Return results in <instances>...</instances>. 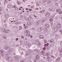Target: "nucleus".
<instances>
[{
    "label": "nucleus",
    "instance_id": "obj_1",
    "mask_svg": "<svg viewBox=\"0 0 62 62\" xmlns=\"http://www.w3.org/2000/svg\"><path fill=\"white\" fill-rule=\"evenodd\" d=\"M20 56H15L14 57V60H18L20 59Z\"/></svg>",
    "mask_w": 62,
    "mask_h": 62
},
{
    "label": "nucleus",
    "instance_id": "obj_2",
    "mask_svg": "<svg viewBox=\"0 0 62 62\" xmlns=\"http://www.w3.org/2000/svg\"><path fill=\"white\" fill-rule=\"evenodd\" d=\"M33 52V51L31 50H28L26 52V54H30Z\"/></svg>",
    "mask_w": 62,
    "mask_h": 62
},
{
    "label": "nucleus",
    "instance_id": "obj_3",
    "mask_svg": "<svg viewBox=\"0 0 62 62\" xmlns=\"http://www.w3.org/2000/svg\"><path fill=\"white\" fill-rule=\"evenodd\" d=\"M52 30L54 32H57V27H56V26L54 27L52 29Z\"/></svg>",
    "mask_w": 62,
    "mask_h": 62
},
{
    "label": "nucleus",
    "instance_id": "obj_4",
    "mask_svg": "<svg viewBox=\"0 0 62 62\" xmlns=\"http://www.w3.org/2000/svg\"><path fill=\"white\" fill-rule=\"evenodd\" d=\"M43 29V28L42 27H41L37 29V30L38 31H41Z\"/></svg>",
    "mask_w": 62,
    "mask_h": 62
},
{
    "label": "nucleus",
    "instance_id": "obj_5",
    "mask_svg": "<svg viewBox=\"0 0 62 62\" xmlns=\"http://www.w3.org/2000/svg\"><path fill=\"white\" fill-rule=\"evenodd\" d=\"M32 24V22L29 21L27 23V25L30 26V25H31Z\"/></svg>",
    "mask_w": 62,
    "mask_h": 62
},
{
    "label": "nucleus",
    "instance_id": "obj_6",
    "mask_svg": "<svg viewBox=\"0 0 62 62\" xmlns=\"http://www.w3.org/2000/svg\"><path fill=\"white\" fill-rule=\"evenodd\" d=\"M61 24L60 23H58L57 24V27L58 28L60 29L61 28Z\"/></svg>",
    "mask_w": 62,
    "mask_h": 62
},
{
    "label": "nucleus",
    "instance_id": "obj_7",
    "mask_svg": "<svg viewBox=\"0 0 62 62\" xmlns=\"http://www.w3.org/2000/svg\"><path fill=\"white\" fill-rule=\"evenodd\" d=\"M51 16V14L50 13H47L46 15V17H49Z\"/></svg>",
    "mask_w": 62,
    "mask_h": 62
},
{
    "label": "nucleus",
    "instance_id": "obj_8",
    "mask_svg": "<svg viewBox=\"0 0 62 62\" xmlns=\"http://www.w3.org/2000/svg\"><path fill=\"white\" fill-rule=\"evenodd\" d=\"M31 16H29V17L27 18V21H30L31 20Z\"/></svg>",
    "mask_w": 62,
    "mask_h": 62
},
{
    "label": "nucleus",
    "instance_id": "obj_9",
    "mask_svg": "<svg viewBox=\"0 0 62 62\" xmlns=\"http://www.w3.org/2000/svg\"><path fill=\"white\" fill-rule=\"evenodd\" d=\"M49 10L50 11H54V9H53V8H49Z\"/></svg>",
    "mask_w": 62,
    "mask_h": 62
},
{
    "label": "nucleus",
    "instance_id": "obj_10",
    "mask_svg": "<svg viewBox=\"0 0 62 62\" xmlns=\"http://www.w3.org/2000/svg\"><path fill=\"white\" fill-rule=\"evenodd\" d=\"M39 38L40 39H43V36L42 35H40L39 36Z\"/></svg>",
    "mask_w": 62,
    "mask_h": 62
},
{
    "label": "nucleus",
    "instance_id": "obj_11",
    "mask_svg": "<svg viewBox=\"0 0 62 62\" xmlns=\"http://www.w3.org/2000/svg\"><path fill=\"white\" fill-rule=\"evenodd\" d=\"M11 59V57H8L7 58V60L8 61H10Z\"/></svg>",
    "mask_w": 62,
    "mask_h": 62
},
{
    "label": "nucleus",
    "instance_id": "obj_12",
    "mask_svg": "<svg viewBox=\"0 0 62 62\" xmlns=\"http://www.w3.org/2000/svg\"><path fill=\"white\" fill-rule=\"evenodd\" d=\"M45 52L44 51H42L41 52V54H45Z\"/></svg>",
    "mask_w": 62,
    "mask_h": 62
},
{
    "label": "nucleus",
    "instance_id": "obj_13",
    "mask_svg": "<svg viewBox=\"0 0 62 62\" xmlns=\"http://www.w3.org/2000/svg\"><path fill=\"white\" fill-rule=\"evenodd\" d=\"M9 32V30H7L6 31H5V33L6 34H7V33H8Z\"/></svg>",
    "mask_w": 62,
    "mask_h": 62
},
{
    "label": "nucleus",
    "instance_id": "obj_14",
    "mask_svg": "<svg viewBox=\"0 0 62 62\" xmlns=\"http://www.w3.org/2000/svg\"><path fill=\"white\" fill-rule=\"evenodd\" d=\"M60 58H58L56 60V61L58 62V61H59L60 60Z\"/></svg>",
    "mask_w": 62,
    "mask_h": 62
},
{
    "label": "nucleus",
    "instance_id": "obj_15",
    "mask_svg": "<svg viewBox=\"0 0 62 62\" xmlns=\"http://www.w3.org/2000/svg\"><path fill=\"white\" fill-rule=\"evenodd\" d=\"M1 31L2 32H5L6 31V29H2Z\"/></svg>",
    "mask_w": 62,
    "mask_h": 62
},
{
    "label": "nucleus",
    "instance_id": "obj_16",
    "mask_svg": "<svg viewBox=\"0 0 62 62\" xmlns=\"http://www.w3.org/2000/svg\"><path fill=\"white\" fill-rule=\"evenodd\" d=\"M45 27L46 28H49V25L48 24H47L45 26Z\"/></svg>",
    "mask_w": 62,
    "mask_h": 62
},
{
    "label": "nucleus",
    "instance_id": "obj_17",
    "mask_svg": "<svg viewBox=\"0 0 62 62\" xmlns=\"http://www.w3.org/2000/svg\"><path fill=\"white\" fill-rule=\"evenodd\" d=\"M2 38H3V39H7V37H6V36H3Z\"/></svg>",
    "mask_w": 62,
    "mask_h": 62
},
{
    "label": "nucleus",
    "instance_id": "obj_18",
    "mask_svg": "<svg viewBox=\"0 0 62 62\" xmlns=\"http://www.w3.org/2000/svg\"><path fill=\"white\" fill-rule=\"evenodd\" d=\"M25 33H30V32H29V31H25Z\"/></svg>",
    "mask_w": 62,
    "mask_h": 62
},
{
    "label": "nucleus",
    "instance_id": "obj_19",
    "mask_svg": "<svg viewBox=\"0 0 62 62\" xmlns=\"http://www.w3.org/2000/svg\"><path fill=\"white\" fill-rule=\"evenodd\" d=\"M51 2H52V1L51 0H48V4H49V3H51Z\"/></svg>",
    "mask_w": 62,
    "mask_h": 62
},
{
    "label": "nucleus",
    "instance_id": "obj_20",
    "mask_svg": "<svg viewBox=\"0 0 62 62\" xmlns=\"http://www.w3.org/2000/svg\"><path fill=\"white\" fill-rule=\"evenodd\" d=\"M44 31H48V29L46 28H44Z\"/></svg>",
    "mask_w": 62,
    "mask_h": 62
},
{
    "label": "nucleus",
    "instance_id": "obj_21",
    "mask_svg": "<svg viewBox=\"0 0 62 62\" xmlns=\"http://www.w3.org/2000/svg\"><path fill=\"white\" fill-rule=\"evenodd\" d=\"M4 16L5 17H6V18H7V17H8V15H5Z\"/></svg>",
    "mask_w": 62,
    "mask_h": 62
},
{
    "label": "nucleus",
    "instance_id": "obj_22",
    "mask_svg": "<svg viewBox=\"0 0 62 62\" xmlns=\"http://www.w3.org/2000/svg\"><path fill=\"white\" fill-rule=\"evenodd\" d=\"M59 50L60 51H61V52H62V48H60Z\"/></svg>",
    "mask_w": 62,
    "mask_h": 62
},
{
    "label": "nucleus",
    "instance_id": "obj_23",
    "mask_svg": "<svg viewBox=\"0 0 62 62\" xmlns=\"http://www.w3.org/2000/svg\"><path fill=\"white\" fill-rule=\"evenodd\" d=\"M50 40L51 41V42H54V40L53 39H51Z\"/></svg>",
    "mask_w": 62,
    "mask_h": 62
},
{
    "label": "nucleus",
    "instance_id": "obj_24",
    "mask_svg": "<svg viewBox=\"0 0 62 62\" xmlns=\"http://www.w3.org/2000/svg\"><path fill=\"white\" fill-rule=\"evenodd\" d=\"M60 9H58L56 11L57 12H58L60 11Z\"/></svg>",
    "mask_w": 62,
    "mask_h": 62
},
{
    "label": "nucleus",
    "instance_id": "obj_25",
    "mask_svg": "<svg viewBox=\"0 0 62 62\" xmlns=\"http://www.w3.org/2000/svg\"><path fill=\"white\" fill-rule=\"evenodd\" d=\"M48 45H49V44H45V46H48Z\"/></svg>",
    "mask_w": 62,
    "mask_h": 62
},
{
    "label": "nucleus",
    "instance_id": "obj_26",
    "mask_svg": "<svg viewBox=\"0 0 62 62\" xmlns=\"http://www.w3.org/2000/svg\"><path fill=\"white\" fill-rule=\"evenodd\" d=\"M27 28V26H25L24 27V29H26Z\"/></svg>",
    "mask_w": 62,
    "mask_h": 62
},
{
    "label": "nucleus",
    "instance_id": "obj_27",
    "mask_svg": "<svg viewBox=\"0 0 62 62\" xmlns=\"http://www.w3.org/2000/svg\"><path fill=\"white\" fill-rule=\"evenodd\" d=\"M50 47H46V49H50Z\"/></svg>",
    "mask_w": 62,
    "mask_h": 62
},
{
    "label": "nucleus",
    "instance_id": "obj_28",
    "mask_svg": "<svg viewBox=\"0 0 62 62\" xmlns=\"http://www.w3.org/2000/svg\"><path fill=\"white\" fill-rule=\"evenodd\" d=\"M49 20L50 21H53V19L51 18L49 19Z\"/></svg>",
    "mask_w": 62,
    "mask_h": 62
},
{
    "label": "nucleus",
    "instance_id": "obj_29",
    "mask_svg": "<svg viewBox=\"0 0 62 62\" xmlns=\"http://www.w3.org/2000/svg\"><path fill=\"white\" fill-rule=\"evenodd\" d=\"M9 50L11 51V52H12L13 51V49L12 48H11Z\"/></svg>",
    "mask_w": 62,
    "mask_h": 62
},
{
    "label": "nucleus",
    "instance_id": "obj_30",
    "mask_svg": "<svg viewBox=\"0 0 62 62\" xmlns=\"http://www.w3.org/2000/svg\"><path fill=\"white\" fill-rule=\"evenodd\" d=\"M26 36H28V37H29L30 36V34H28L26 35Z\"/></svg>",
    "mask_w": 62,
    "mask_h": 62
},
{
    "label": "nucleus",
    "instance_id": "obj_31",
    "mask_svg": "<svg viewBox=\"0 0 62 62\" xmlns=\"http://www.w3.org/2000/svg\"><path fill=\"white\" fill-rule=\"evenodd\" d=\"M4 2H5V3H8V0H5L4 1Z\"/></svg>",
    "mask_w": 62,
    "mask_h": 62
},
{
    "label": "nucleus",
    "instance_id": "obj_32",
    "mask_svg": "<svg viewBox=\"0 0 62 62\" xmlns=\"http://www.w3.org/2000/svg\"><path fill=\"white\" fill-rule=\"evenodd\" d=\"M38 45H40V44H41V43H40V42H39L38 43Z\"/></svg>",
    "mask_w": 62,
    "mask_h": 62
},
{
    "label": "nucleus",
    "instance_id": "obj_33",
    "mask_svg": "<svg viewBox=\"0 0 62 62\" xmlns=\"http://www.w3.org/2000/svg\"><path fill=\"white\" fill-rule=\"evenodd\" d=\"M35 51H36V52H37L38 53H39V51H38V50L37 49L35 50Z\"/></svg>",
    "mask_w": 62,
    "mask_h": 62
},
{
    "label": "nucleus",
    "instance_id": "obj_34",
    "mask_svg": "<svg viewBox=\"0 0 62 62\" xmlns=\"http://www.w3.org/2000/svg\"><path fill=\"white\" fill-rule=\"evenodd\" d=\"M17 4L18 5H20L21 4V3L19 2V1H17Z\"/></svg>",
    "mask_w": 62,
    "mask_h": 62
},
{
    "label": "nucleus",
    "instance_id": "obj_35",
    "mask_svg": "<svg viewBox=\"0 0 62 62\" xmlns=\"http://www.w3.org/2000/svg\"><path fill=\"white\" fill-rule=\"evenodd\" d=\"M12 52H11V51H10V50L9 51V52H8V53L9 54H11V53Z\"/></svg>",
    "mask_w": 62,
    "mask_h": 62
},
{
    "label": "nucleus",
    "instance_id": "obj_36",
    "mask_svg": "<svg viewBox=\"0 0 62 62\" xmlns=\"http://www.w3.org/2000/svg\"><path fill=\"white\" fill-rule=\"evenodd\" d=\"M22 29V27L21 26H20L19 27V29L20 30H21Z\"/></svg>",
    "mask_w": 62,
    "mask_h": 62
},
{
    "label": "nucleus",
    "instance_id": "obj_37",
    "mask_svg": "<svg viewBox=\"0 0 62 62\" xmlns=\"http://www.w3.org/2000/svg\"><path fill=\"white\" fill-rule=\"evenodd\" d=\"M55 5L56 6H58V4L57 3H56L55 4Z\"/></svg>",
    "mask_w": 62,
    "mask_h": 62
},
{
    "label": "nucleus",
    "instance_id": "obj_38",
    "mask_svg": "<svg viewBox=\"0 0 62 62\" xmlns=\"http://www.w3.org/2000/svg\"><path fill=\"white\" fill-rule=\"evenodd\" d=\"M59 31L62 34V30H59Z\"/></svg>",
    "mask_w": 62,
    "mask_h": 62
},
{
    "label": "nucleus",
    "instance_id": "obj_39",
    "mask_svg": "<svg viewBox=\"0 0 62 62\" xmlns=\"http://www.w3.org/2000/svg\"><path fill=\"white\" fill-rule=\"evenodd\" d=\"M62 13V11H61L60 12H59V14H61Z\"/></svg>",
    "mask_w": 62,
    "mask_h": 62
},
{
    "label": "nucleus",
    "instance_id": "obj_40",
    "mask_svg": "<svg viewBox=\"0 0 62 62\" xmlns=\"http://www.w3.org/2000/svg\"><path fill=\"white\" fill-rule=\"evenodd\" d=\"M20 54H21V55H23V52H21L20 53Z\"/></svg>",
    "mask_w": 62,
    "mask_h": 62
},
{
    "label": "nucleus",
    "instance_id": "obj_41",
    "mask_svg": "<svg viewBox=\"0 0 62 62\" xmlns=\"http://www.w3.org/2000/svg\"><path fill=\"white\" fill-rule=\"evenodd\" d=\"M41 11H42V12H45V10H44Z\"/></svg>",
    "mask_w": 62,
    "mask_h": 62
},
{
    "label": "nucleus",
    "instance_id": "obj_42",
    "mask_svg": "<svg viewBox=\"0 0 62 62\" xmlns=\"http://www.w3.org/2000/svg\"><path fill=\"white\" fill-rule=\"evenodd\" d=\"M18 8H15V9H16V10H18Z\"/></svg>",
    "mask_w": 62,
    "mask_h": 62
},
{
    "label": "nucleus",
    "instance_id": "obj_43",
    "mask_svg": "<svg viewBox=\"0 0 62 62\" xmlns=\"http://www.w3.org/2000/svg\"><path fill=\"white\" fill-rule=\"evenodd\" d=\"M8 8H10V6L9 5H8Z\"/></svg>",
    "mask_w": 62,
    "mask_h": 62
},
{
    "label": "nucleus",
    "instance_id": "obj_44",
    "mask_svg": "<svg viewBox=\"0 0 62 62\" xmlns=\"http://www.w3.org/2000/svg\"><path fill=\"white\" fill-rule=\"evenodd\" d=\"M48 41L49 42H50L51 43L52 42H51V40H48Z\"/></svg>",
    "mask_w": 62,
    "mask_h": 62
},
{
    "label": "nucleus",
    "instance_id": "obj_45",
    "mask_svg": "<svg viewBox=\"0 0 62 62\" xmlns=\"http://www.w3.org/2000/svg\"><path fill=\"white\" fill-rule=\"evenodd\" d=\"M46 48V47H45L44 48H43V49L44 50H45L46 49V48Z\"/></svg>",
    "mask_w": 62,
    "mask_h": 62
},
{
    "label": "nucleus",
    "instance_id": "obj_46",
    "mask_svg": "<svg viewBox=\"0 0 62 62\" xmlns=\"http://www.w3.org/2000/svg\"><path fill=\"white\" fill-rule=\"evenodd\" d=\"M21 38L22 39H24V37L23 36H21Z\"/></svg>",
    "mask_w": 62,
    "mask_h": 62
},
{
    "label": "nucleus",
    "instance_id": "obj_47",
    "mask_svg": "<svg viewBox=\"0 0 62 62\" xmlns=\"http://www.w3.org/2000/svg\"><path fill=\"white\" fill-rule=\"evenodd\" d=\"M36 4H37V6H38V5H39V4H38V2L36 3Z\"/></svg>",
    "mask_w": 62,
    "mask_h": 62
},
{
    "label": "nucleus",
    "instance_id": "obj_48",
    "mask_svg": "<svg viewBox=\"0 0 62 62\" xmlns=\"http://www.w3.org/2000/svg\"><path fill=\"white\" fill-rule=\"evenodd\" d=\"M14 7H15V6H14V5L12 7V8H14Z\"/></svg>",
    "mask_w": 62,
    "mask_h": 62
},
{
    "label": "nucleus",
    "instance_id": "obj_49",
    "mask_svg": "<svg viewBox=\"0 0 62 62\" xmlns=\"http://www.w3.org/2000/svg\"><path fill=\"white\" fill-rule=\"evenodd\" d=\"M32 30H35V28H32Z\"/></svg>",
    "mask_w": 62,
    "mask_h": 62
},
{
    "label": "nucleus",
    "instance_id": "obj_50",
    "mask_svg": "<svg viewBox=\"0 0 62 62\" xmlns=\"http://www.w3.org/2000/svg\"><path fill=\"white\" fill-rule=\"evenodd\" d=\"M0 53H2V52H3V50H0Z\"/></svg>",
    "mask_w": 62,
    "mask_h": 62
},
{
    "label": "nucleus",
    "instance_id": "obj_51",
    "mask_svg": "<svg viewBox=\"0 0 62 62\" xmlns=\"http://www.w3.org/2000/svg\"><path fill=\"white\" fill-rule=\"evenodd\" d=\"M44 42H45V43H47L46 41H44Z\"/></svg>",
    "mask_w": 62,
    "mask_h": 62
},
{
    "label": "nucleus",
    "instance_id": "obj_52",
    "mask_svg": "<svg viewBox=\"0 0 62 62\" xmlns=\"http://www.w3.org/2000/svg\"><path fill=\"white\" fill-rule=\"evenodd\" d=\"M2 10V8H0V10Z\"/></svg>",
    "mask_w": 62,
    "mask_h": 62
},
{
    "label": "nucleus",
    "instance_id": "obj_53",
    "mask_svg": "<svg viewBox=\"0 0 62 62\" xmlns=\"http://www.w3.org/2000/svg\"><path fill=\"white\" fill-rule=\"evenodd\" d=\"M30 38H32L33 37V36H32V35H31L30 36Z\"/></svg>",
    "mask_w": 62,
    "mask_h": 62
},
{
    "label": "nucleus",
    "instance_id": "obj_54",
    "mask_svg": "<svg viewBox=\"0 0 62 62\" xmlns=\"http://www.w3.org/2000/svg\"><path fill=\"white\" fill-rule=\"evenodd\" d=\"M60 56H61L62 57V54H60Z\"/></svg>",
    "mask_w": 62,
    "mask_h": 62
},
{
    "label": "nucleus",
    "instance_id": "obj_55",
    "mask_svg": "<svg viewBox=\"0 0 62 62\" xmlns=\"http://www.w3.org/2000/svg\"><path fill=\"white\" fill-rule=\"evenodd\" d=\"M20 42L21 44H22V43H23V42H22L21 41H20Z\"/></svg>",
    "mask_w": 62,
    "mask_h": 62
},
{
    "label": "nucleus",
    "instance_id": "obj_56",
    "mask_svg": "<svg viewBox=\"0 0 62 62\" xmlns=\"http://www.w3.org/2000/svg\"><path fill=\"white\" fill-rule=\"evenodd\" d=\"M46 2V0H44L43 1V2Z\"/></svg>",
    "mask_w": 62,
    "mask_h": 62
},
{
    "label": "nucleus",
    "instance_id": "obj_57",
    "mask_svg": "<svg viewBox=\"0 0 62 62\" xmlns=\"http://www.w3.org/2000/svg\"><path fill=\"white\" fill-rule=\"evenodd\" d=\"M18 38H17L16 39V41L18 40Z\"/></svg>",
    "mask_w": 62,
    "mask_h": 62
},
{
    "label": "nucleus",
    "instance_id": "obj_58",
    "mask_svg": "<svg viewBox=\"0 0 62 62\" xmlns=\"http://www.w3.org/2000/svg\"><path fill=\"white\" fill-rule=\"evenodd\" d=\"M40 13H42V11H39Z\"/></svg>",
    "mask_w": 62,
    "mask_h": 62
},
{
    "label": "nucleus",
    "instance_id": "obj_59",
    "mask_svg": "<svg viewBox=\"0 0 62 62\" xmlns=\"http://www.w3.org/2000/svg\"><path fill=\"white\" fill-rule=\"evenodd\" d=\"M21 17H23V16L22 15H21Z\"/></svg>",
    "mask_w": 62,
    "mask_h": 62
},
{
    "label": "nucleus",
    "instance_id": "obj_60",
    "mask_svg": "<svg viewBox=\"0 0 62 62\" xmlns=\"http://www.w3.org/2000/svg\"><path fill=\"white\" fill-rule=\"evenodd\" d=\"M39 62H44L43 61H40Z\"/></svg>",
    "mask_w": 62,
    "mask_h": 62
},
{
    "label": "nucleus",
    "instance_id": "obj_61",
    "mask_svg": "<svg viewBox=\"0 0 62 62\" xmlns=\"http://www.w3.org/2000/svg\"><path fill=\"white\" fill-rule=\"evenodd\" d=\"M13 23H15V20H14L13 21Z\"/></svg>",
    "mask_w": 62,
    "mask_h": 62
},
{
    "label": "nucleus",
    "instance_id": "obj_62",
    "mask_svg": "<svg viewBox=\"0 0 62 62\" xmlns=\"http://www.w3.org/2000/svg\"><path fill=\"white\" fill-rule=\"evenodd\" d=\"M34 13H36V11H34L33 12Z\"/></svg>",
    "mask_w": 62,
    "mask_h": 62
},
{
    "label": "nucleus",
    "instance_id": "obj_63",
    "mask_svg": "<svg viewBox=\"0 0 62 62\" xmlns=\"http://www.w3.org/2000/svg\"><path fill=\"white\" fill-rule=\"evenodd\" d=\"M61 45H62V42H61Z\"/></svg>",
    "mask_w": 62,
    "mask_h": 62
},
{
    "label": "nucleus",
    "instance_id": "obj_64",
    "mask_svg": "<svg viewBox=\"0 0 62 62\" xmlns=\"http://www.w3.org/2000/svg\"><path fill=\"white\" fill-rule=\"evenodd\" d=\"M19 10H21V8H19Z\"/></svg>",
    "mask_w": 62,
    "mask_h": 62
}]
</instances>
